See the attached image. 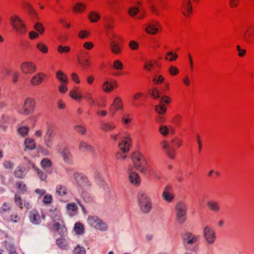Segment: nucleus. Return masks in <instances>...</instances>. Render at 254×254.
I'll return each mask as SVG.
<instances>
[{"instance_id":"cd10ccee","label":"nucleus","mask_w":254,"mask_h":254,"mask_svg":"<svg viewBox=\"0 0 254 254\" xmlns=\"http://www.w3.org/2000/svg\"><path fill=\"white\" fill-rule=\"evenodd\" d=\"M78 58V62L80 66L83 69H87L89 68L91 64V62L88 59H82L81 56L77 55Z\"/></svg>"},{"instance_id":"bb28decb","label":"nucleus","mask_w":254,"mask_h":254,"mask_svg":"<svg viewBox=\"0 0 254 254\" xmlns=\"http://www.w3.org/2000/svg\"><path fill=\"white\" fill-rule=\"evenodd\" d=\"M78 149L82 152H93L94 151L93 146L82 141L79 143Z\"/></svg>"},{"instance_id":"9d476101","label":"nucleus","mask_w":254,"mask_h":254,"mask_svg":"<svg viewBox=\"0 0 254 254\" xmlns=\"http://www.w3.org/2000/svg\"><path fill=\"white\" fill-rule=\"evenodd\" d=\"M20 70L23 74L30 75L35 73L37 71V68L33 62L25 61L21 64Z\"/></svg>"},{"instance_id":"a211bd4d","label":"nucleus","mask_w":254,"mask_h":254,"mask_svg":"<svg viewBox=\"0 0 254 254\" xmlns=\"http://www.w3.org/2000/svg\"><path fill=\"white\" fill-rule=\"evenodd\" d=\"M181 10L185 16H189L192 12V6L190 0H182Z\"/></svg>"},{"instance_id":"de8ad7c7","label":"nucleus","mask_w":254,"mask_h":254,"mask_svg":"<svg viewBox=\"0 0 254 254\" xmlns=\"http://www.w3.org/2000/svg\"><path fill=\"white\" fill-rule=\"evenodd\" d=\"M74 229L77 234H82L84 231V226L80 222H77L75 224Z\"/></svg>"},{"instance_id":"774afa93","label":"nucleus","mask_w":254,"mask_h":254,"mask_svg":"<svg viewBox=\"0 0 254 254\" xmlns=\"http://www.w3.org/2000/svg\"><path fill=\"white\" fill-rule=\"evenodd\" d=\"M74 254H85L84 248L78 246L73 250Z\"/></svg>"},{"instance_id":"e433bc0d","label":"nucleus","mask_w":254,"mask_h":254,"mask_svg":"<svg viewBox=\"0 0 254 254\" xmlns=\"http://www.w3.org/2000/svg\"><path fill=\"white\" fill-rule=\"evenodd\" d=\"M132 121V118L129 114H126L122 116L121 123L125 126H127Z\"/></svg>"},{"instance_id":"412c9836","label":"nucleus","mask_w":254,"mask_h":254,"mask_svg":"<svg viewBox=\"0 0 254 254\" xmlns=\"http://www.w3.org/2000/svg\"><path fill=\"white\" fill-rule=\"evenodd\" d=\"M206 206L209 210L214 212H218L221 209L219 202L214 200L208 201Z\"/></svg>"},{"instance_id":"864d4df0","label":"nucleus","mask_w":254,"mask_h":254,"mask_svg":"<svg viewBox=\"0 0 254 254\" xmlns=\"http://www.w3.org/2000/svg\"><path fill=\"white\" fill-rule=\"evenodd\" d=\"M139 11V8L137 6H132L128 9V14L130 16L134 17L137 15Z\"/></svg>"},{"instance_id":"6e6d98bb","label":"nucleus","mask_w":254,"mask_h":254,"mask_svg":"<svg viewBox=\"0 0 254 254\" xmlns=\"http://www.w3.org/2000/svg\"><path fill=\"white\" fill-rule=\"evenodd\" d=\"M67 84L68 82H62L60 84L59 91L61 94H64L67 91Z\"/></svg>"},{"instance_id":"f8f14e48","label":"nucleus","mask_w":254,"mask_h":254,"mask_svg":"<svg viewBox=\"0 0 254 254\" xmlns=\"http://www.w3.org/2000/svg\"><path fill=\"white\" fill-rule=\"evenodd\" d=\"M116 36L113 35L111 38L110 48L111 52L115 55H120L122 53L123 49L121 44L116 41Z\"/></svg>"},{"instance_id":"3c124183","label":"nucleus","mask_w":254,"mask_h":254,"mask_svg":"<svg viewBox=\"0 0 254 254\" xmlns=\"http://www.w3.org/2000/svg\"><path fill=\"white\" fill-rule=\"evenodd\" d=\"M86 8V5L82 3H77L74 6V10L76 12L81 13Z\"/></svg>"},{"instance_id":"72a5a7b5","label":"nucleus","mask_w":254,"mask_h":254,"mask_svg":"<svg viewBox=\"0 0 254 254\" xmlns=\"http://www.w3.org/2000/svg\"><path fill=\"white\" fill-rule=\"evenodd\" d=\"M23 7L26 9L28 12L33 15L37 16V13L33 5L28 2L25 1L23 3Z\"/></svg>"},{"instance_id":"c03bdc74","label":"nucleus","mask_w":254,"mask_h":254,"mask_svg":"<svg viewBox=\"0 0 254 254\" xmlns=\"http://www.w3.org/2000/svg\"><path fill=\"white\" fill-rule=\"evenodd\" d=\"M165 58L169 62H173L178 58V55L173 52H168L166 53Z\"/></svg>"},{"instance_id":"f03ea898","label":"nucleus","mask_w":254,"mask_h":254,"mask_svg":"<svg viewBox=\"0 0 254 254\" xmlns=\"http://www.w3.org/2000/svg\"><path fill=\"white\" fill-rule=\"evenodd\" d=\"M187 205L183 202H178L175 208L177 222L181 224L185 223L187 219Z\"/></svg>"},{"instance_id":"0e129e2a","label":"nucleus","mask_w":254,"mask_h":254,"mask_svg":"<svg viewBox=\"0 0 254 254\" xmlns=\"http://www.w3.org/2000/svg\"><path fill=\"white\" fill-rule=\"evenodd\" d=\"M148 2L152 13L154 14L158 15L159 13L158 9L157 7L153 3V0H148Z\"/></svg>"},{"instance_id":"c9c22d12","label":"nucleus","mask_w":254,"mask_h":254,"mask_svg":"<svg viewBox=\"0 0 254 254\" xmlns=\"http://www.w3.org/2000/svg\"><path fill=\"white\" fill-rule=\"evenodd\" d=\"M56 193L60 196L65 195L68 192V189L65 186L59 185L56 187Z\"/></svg>"},{"instance_id":"0eeeda50","label":"nucleus","mask_w":254,"mask_h":254,"mask_svg":"<svg viewBox=\"0 0 254 254\" xmlns=\"http://www.w3.org/2000/svg\"><path fill=\"white\" fill-rule=\"evenodd\" d=\"M203 235L206 244L212 245L215 242L216 235L214 230L210 226H206L203 228Z\"/></svg>"},{"instance_id":"680f3d73","label":"nucleus","mask_w":254,"mask_h":254,"mask_svg":"<svg viewBox=\"0 0 254 254\" xmlns=\"http://www.w3.org/2000/svg\"><path fill=\"white\" fill-rule=\"evenodd\" d=\"M128 47L132 50H137L139 47V43L135 40H130L128 43Z\"/></svg>"},{"instance_id":"49530a36","label":"nucleus","mask_w":254,"mask_h":254,"mask_svg":"<svg viewBox=\"0 0 254 254\" xmlns=\"http://www.w3.org/2000/svg\"><path fill=\"white\" fill-rule=\"evenodd\" d=\"M57 244L60 248L63 249H65L68 246V244L66 240L63 238L57 239Z\"/></svg>"},{"instance_id":"13d9d810","label":"nucleus","mask_w":254,"mask_h":254,"mask_svg":"<svg viewBox=\"0 0 254 254\" xmlns=\"http://www.w3.org/2000/svg\"><path fill=\"white\" fill-rule=\"evenodd\" d=\"M5 219L16 223L20 220V217L17 213H13L9 216L8 215L7 217L5 218Z\"/></svg>"},{"instance_id":"c756f323","label":"nucleus","mask_w":254,"mask_h":254,"mask_svg":"<svg viewBox=\"0 0 254 254\" xmlns=\"http://www.w3.org/2000/svg\"><path fill=\"white\" fill-rule=\"evenodd\" d=\"M25 148L29 150H33L36 147V143L34 139L32 138H27L24 142Z\"/></svg>"},{"instance_id":"c85d7f7f","label":"nucleus","mask_w":254,"mask_h":254,"mask_svg":"<svg viewBox=\"0 0 254 254\" xmlns=\"http://www.w3.org/2000/svg\"><path fill=\"white\" fill-rule=\"evenodd\" d=\"M170 146L172 149L175 150L180 147L182 145L183 141L179 137H175L170 141Z\"/></svg>"},{"instance_id":"6ab92c4d","label":"nucleus","mask_w":254,"mask_h":254,"mask_svg":"<svg viewBox=\"0 0 254 254\" xmlns=\"http://www.w3.org/2000/svg\"><path fill=\"white\" fill-rule=\"evenodd\" d=\"M14 199L16 206H17L21 209H28L31 207L30 203L25 201H23L22 198L19 194H16L15 195Z\"/></svg>"},{"instance_id":"7c9ffc66","label":"nucleus","mask_w":254,"mask_h":254,"mask_svg":"<svg viewBox=\"0 0 254 254\" xmlns=\"http://www.w3.org/2000/svg\"><path fill=\"white\" fill-rule=\"evenodd\" d=\"M79 88L78 87H74L72 88L69 93V96L76 100H79L81 99V95L78 93Z\"/></svg>"},{"instance_id":"f3484780","label":"nucleus","mask_w":254,"mask_h":254,"mask_svg":"<svg viewBox=\"0 0 254 254\" xmlns=\"http://www.w3.org/2000/svg\"><path fill=\"white\" fill-rule=\"evenodd\" d=\"M47 77V75L43 72L35 74L30 79V83L33 86H38L42 83Z\"/></svg>"},{"instance_id":"4468645a","label":"nucleus","mask_w":254,"mask_h":254,"mask_svg":"<svg viewBox=\"0 0 254 254\" xmlns=\"http://www.w3.org/2000/svg\"><path fill=\"white\" fill-rule=\"evenodd\" d=\"M199 235H194L190 232H186L183 236L184 243L190 245L195 244L199 240Z\"/></svg>"},{"instance_id":"338daca9","label":"nucleus","mask_w":254,"mask_h":254,"mask_svg":"<svg viewBox=\"0 0 254 254\" xmlns=\"http://www.w3.org/2000/svg\"><path fill=\"white\" fill-rule=\"evenodd\" d=\"M74 129L76 132H77L82 135H84L86 132V128L85 127H84L83 126H82L80 125L75 126L74 127Z\"/></svg>"},{"instance_id":"6e6552de","label":"nucleus","mask_w":254,"mask_h":254,"mask_svg":"<svg viewBox=\"0 0 254 254\" xmlns=\"http://www.w3.org/2000/svg\"><path fill=\"white\" fill-rule=\"evenodd\" d=\"M75 181L81 189V190H86L90 186V183L87 178L84 175L78 173H75L73 175Z\"/></svg>"},{"instance_id":"052dcab7","label":"nucleus","mask_w":254,"mask_h":254,"mask_svg":"<svg viewBox=\"0 0 254 254\" xmlns=\"http://www.w3.org/2000/svg\"><path fill=\"white\" fill-rule=\"evenodd\" d=\"M14 175L18 178H22L25 176L23 169L21 167H18L14 171Z\"/></svg>"},{"instance_id":"4c0bfd02","label":"nucleus","mask_w":254,"mask_h":254,"mask_svg":"<svg viewBox=\"0 0 254 254\" xmlns=\"http://www.w3.org/2000/svg\"><path fill=\"white\" fill-rule=\"evenodd\" d=\"M88 18L91 22H97L100 19V14L96 11H91L89 13Z\"/></svg>"},{"instance_id":"423d86ee","label":"nucleus","mask_w":254,"mask_h":254,"mask_svg":"<svg viewBox=\"0 0 254 254\" xmlns=\"http://www.w3.org/2000/svg\"><path fill=\"white\" fill-rule=\"evenodd\" d=\"M139 206L142 212L148 213L151 209L150 200L147 195L143 193H140L138 195Z\"/></svg>"},{"instance_id":"aec40b11","label":"nucleus","mask_w":254,"mask_h":254,"mask_svg":"<svg viewBox=\"0 0 254 254\" xmlns=\"http://www.w3.org/2000/svg\"><path fill=\"white\" fill-rule=\"evenodd\" d=\"M163 198L166 201L170 202L173 201L174 199V195L173 194L172 188L170 186H166L163 192L162 193Z\"/></svg>"},{"instance_id":"09e8293b","label":"nucleus","mask_w":254,"mask_h":254,"mask_svg":"<svg viewBox=\"0 0 254 254\" xmlns=\"http://www.w3.org/2000/svg\"><path fill=\"white\" fill-rule=\"evenodd\" d=\"M113 67L115 69L122 70L124 68V65L120 60H115L113 63Z\"/></svg>"},{"instance_id":"f704fd0d","label":"nucleus","mask_w":254,"mask_h":254,"mask_svg":"<svg viewBox=\"0 0 254 254\" xmlns=\"http://www.w3.org/2000/svg\"><path fill=\"white\" fill-rule=\"evenodd\" d=\"M56 76L61 83L68 82V77L67 75L61 70H58L57 71Z\"/></svg>"},{"instance_id":"5fc2aeb1","label":"nucleus","mask_w":254,"mask_h":254,"mask_svg":"<svg viewBox=\"0 0 254 254\" xmlns=\"http://www.w3.org/2000/svg\"><path fill=\"white\" fill-rule=\"evenodd\" d=\"M168 72L171 75L176 76L179 74V69L177 66L171 65L168 68Z\"/></svg>"},{"instance_id":"2eb2a0df","label":"nucleus","mask_w":254,"mask_h":254,"mask_svg":"<svg viewBox=\"0 0 254 254\" xmlns=\"http://www.w3.org/2000/svg\"><path fill=\"white\" fill-rule=\"evenodd\" d=\"M118 87V83L116 80H106L102 85V89L105 93H110Z\"/></svg>"},{"instance_id":"393cba45","label":"nucleus","mask_w":254,"mask_h":254,"mask_svg":"<svg viewBox=\"0 0 254 254\" xmlns=\"http://www.w3.org/2000/svg\"><path fill=\"white\" fill-rule=\"evenodd\" d=\"M29 218L31 222L34 224H38L41 222L40 215L36 210H32L30 211Z\"/></svg>"},{"instance_id":"2f4dec72","label":"nucleus","mask_w":254,"mask_h":254,"mask_svg":"<svg viewBox=\"0 0 254 254\" xmlns=\"http://www.w3.org/2000/svg\"><path fill=\"white\" fill-rule=\"evenodd\" d=\"M83 98L88 102V103L93 106L96 105V100L94 99L91 93L86 92L83 94Z\"/></svg>"},{"instance_id":"ea45409f","label":"nucleus","mask_w":254,"mask_h":254,"mask_svg":"<svg viewBox=\"0 0 254 254\" xmlns=\"http://www.w3.org/2000/svg\"><path fill=\"white\" fill-rule=\"evenodd\" d=\"M52 165V161L49 158H45L41 160V166L44 170H47Z\"/></svg>"},{"instance_id":"1a4fd4ad","label":"nucleus","mask_w":254,"mask_h":254,"mask_svg":"<svg viewBox=\"0 0 254 254\" xmlns=\"http://www.w3.org/2000/svg\"><path fill=\"white\" fill-rule=\"evenodd\" d=\"M123 108L122 100L120 97L117 96L114 99L113 102L110 104L109 112L111 116H114L118 112L123 110Z\"/></svg>"},{"instance_id":"69168bd1","label":"nucleus","mask_w":254,"mask_h":254,"mask_svg":"<svg viewBox=\"0 0 254 254\" xmlns=\"http://www.w3.org/2000/svg\"><path fill=\"white\" fill-rule=\"evenodd\" d=\"M159 131L164 136L169 134V129L166 126H161L159 128Z\"/></svg>"},{"instance_id":"7ed1b4c3","label":"nucleus","mask_w":254,"mask_h":254,"mask_svg":"<svg viewBox=\"0 0 254 254\" xmlns=\"http://www.w3.org/2000/svg\"><path fill=\"white\" fill-rule=\"evenodd\" d=\"M132 145V139L130 134L126 131L124 132L118 143L120 150L124 153H128Z\"/></svg>"},{"instance_id":"5701e85b","label":"nucleus","mask_w":254,"mask_h":254,"mask_svg":"<svg viewBox=\"0 0 254 254\" xmlns=\"http://www.w3.org/2000/svg\"><path fill=\"white\" fill-rule=\"evenodd\" d=\"M11 209L10 204L7 202L2 204V206L0 208V214L4 218H7L10 214Z\"/></svg>"},{"instance_id":"b1692460","label":"nucleus","mask_w":254,"mask_h":254,"mask_svg":"<svg viewBox=\"0 0 254 254\" xmlns=\"http://www.w3.org/2000/svg\"><path fill=\"white\" fill-rule=\"evenodd\" d=\"M117 127V125L115 123L111 122H104L101 124L100 128L101 130L105 131H111L115 130Z\"/></svg>"},{"instance_id":"79ce46f5","label":"nucleus","mask_w":254,"mask_h":254,"mask_svg":"<svg viewBox=\"0 0 254 254\" xmlns=\"http://www.w3.org/2000/svg\"><path fill=\"white\" fill-rule=\"evenodd\" d=\"M155 62L152 60H146L144 62L143 68L147 71H151L154 67Z\"/></svg>"},{"instance_id":"8fccbe9b","label":"nucleus","mask_w":254,"mask_h":254,"mask_svg":"<svg viewBox=\"0 0 254 254\" xmlns=\"http://www.w3.org/2000/svg\"><path fill=\"white\" fill-rule=\"evenodd\" d=\"M29 131V128L27 127H22L18 129L17 132L22 137H25Z\"/></svg>"},{"instance_id":"dca6fc26","label":"nucleus","mask_w":254,"mask_h":254,"mask_svg":"<svg viewBox=\"0 0 254 254\" xmlns=\"http://www.w3.org/2000/svg\"><path fill=\"white\" fill-rule=\"evenodd\" d=\"M161 30L160 24L157 22H152L146 25L145 32L151 35L157 33Z\"/></svg>"},{"instance_id":"39448f33","label":"nucleus","mask_w":254,"mask_h":254,"mask_svg":"<svg viewBox=\"0 0 254 254\" xmlns=\"http://www.w3.org/2000/svg\"><path fill=\"white\" fill-rule=\"evenodd\" d=\"M10 23L13 29L19 34H23L27 31L24 22L17 15H13L10 18Z\"/></svg>"},{"instance_id":"9b49d317","label":"nucleus","mask_w":254,"mask_h":254,"mask_svg":"<svg viewBox=\"0 0 254 254\" xmlns=\"http://www.w3.org/2000/svg\"><path fill=\"white\" fill-rule=\"evenodd\" d=\"M127 171L128 178L130 184L136 187L139 186L141 183V180L138 174L133 171V168L130 165L127 168Z\"/></svg>"},{"instance_id":"603ef678","label":"nucleus","mask_w":254,"mask_h":254,"mask_svg":"<svg viewBox=\"0 0 254 254\" xmlns=\"http://www.w3.org/2000/svg\"><path fill=\"white\" fill-rule=\"evenodd\" d=\"M156 111L160 115H164L167 110L166 107L162 103H160L155 107Z\"/></svg>"},{"instance_id":"a18cd8bd","label":"nucleus","mask_w":254,"mask_h":254,"mask_svg":"<svg viewBox=\"0 0 254 254\" xmlns=\"http://www.w3.org/2000/svg\"><path fill=\"white\" fill-rule=\"evenodd\" d=\"M71 50V48L68 46L59 45L57 47V51L61 54H66Z\"/></svg>"},{"instance_id":"ddd939ff","label":"nucleus","mask_w":254,"mask_h":254,"mask_svg":"<svg viewBox=\"0 0 254 254\" xmlns=\"http://www.w3.org/2000/svg\"><path fill=\"white\" fill-rule=\"evenodd\" d=\"M160 145L169 158L171 159L175 158L176 152L175 150L171 149L170 143L169 144L166 140H164L160 142Z\"/></svg>"},{"instance_id":"20e7f679","label":"nucleus","mask_w":254,"mask_h":254,"mask_svg":"<svg viewBox=\"0 0 254 254\" xmlns=\"http://www.w3.org/2000/svg\"><path fill=\"white\" fill-rule=\"evenodd\" d=\"M36 105V102L34 99L30 97L26 98L23 102L22 108L19 111V113L24 115H29L32 114Z\"/></svg>"},{"instance_id":"a878e982","label":"nucleus","mask_w":254,"mask_h":254,"mask_svg":"<svg viewBox=\"0 0 254 254\" xmlns=\"http://www.w3.org/2000/svg\"><path fill=\"white\" fill-rule=\"evenodd\" d=\"M54 136V133L53 131L51 129H48L44 137L45 143L48 147H51L52 146L53 138Z\"/></svg>"},{"instance_id":"e2e57ef3","label":"nucleus","mask_w":254,"mask_h":254,"mask_svg":"<svg viewBox=\"0 0 254 254\" xmlns=\"http://www.w3.org/2000/svg\"><path fill=\"white\" fill-rule=\"evenodd\" d=\"M35 171L37 172L39 178L41 181H45L47 179V174L43 171L40 170L38 168H35Z\"/></svg>"},{"instance_id":"bf43d9fd","label":"nucleus","mask_w":254,"mask_h":254,"mask_svg":"<svg viewBox=\"0 0 254 254\" xmlns=\"http://www.w3.org/2000/svg\"><path fill=\"white\" fill-rule=\"evenodd\" d=\"M90 35L89 31L86 30H80L78 33V37L80 39H86Z\"/></svg>"},{"instance_id":"4d7b16f0","label":"nucleus","mask_w":254,"mask_h":254,"mask_svg":"<svg viewBox=\"0 0 254 254\" xmlns=\"http://www.w3.org/2000/svg\"><path fill=\"white\" fill-rule=\"evenodd\" d=\"M34 28L36 31L41 35L44 32L45 29L41 23L36 22L34 25Z\"/></svg>"},{"instance_id":"a19ab883","label":"nucleus","mask_w":254,"mask_h":254,"mask_svg":"<svg viewBox=\"0 0 254 254\" xmlns=\"http://www.w3.org/2000/svg\"><path fill=\"white\" fill-rule=\"evenodd\" d=\"M95 229L101 231H106L108 229V226L105 221L100 219L97 225L96 226Z\"/></svg>"},{"instance_id":"37998d69","label":"nucleus","mask_w":254,"mask_h":254,"mask_svg":"<svg viewBox=\"0 0 254 254\" xmlns=\"http://www.w3.org/2000/svg\"><path fill=\"white\" fill-rule=\"evenodd\" d=\"M15 186L18 190L21 193H24L27 191V187L26 185L21 181L16 182Z\"/></svg>"},{"instance_id":"4be33fe9","label":"nucleus","mask_w":254,"mask_h":254,"mask_svg":"<svg viewBox=\"0 0 254 254\" xmlns=\"http://www.w3.org/2000/svg\"><path fill=\"white\" fill-rule=\"evenodd\" d=\"M59 153L63 158L64 162L66 163H71L72 161V157L68 149L64 148L61 151H59Z\"/></svg>"},{"instance_id":"f257e3e1","label":"nucleus","mask_w":254,"mask_h":254,"mask_svg":"<svg viewBox=\"0 0 254 254\" xmlns=\"http://www.w3.org/2000/svg\"><path fill=\"white\" fill-rule=\"evenodd\" d=\"M134 168L142 173H145L148 169L146 160L144 155L139 151L134 152L131 156Z\"/></svg>"},{"instance_id":"58836bf2","label":"nucleus","mask_w":254,"mask_h":254,"mask_svg":"<svg viewBox=\"0 0 254 254\" xmlns=\"http://www.w3.org/2000/svg\"><path fill=\"white\" fill-rule=\"evenodd\" d=\"M36 48L43 54H47L48 52L47 46L42 42H38L36 45Z\"/></svg>"},{"instance_id":"473e14b6","label":"nucleus","mask_w":254,"mask_h":254,"mask_svg":"<svg viewBox=\"0 0 254 254\" xmlns=\"http://www.w3.org/2000/svg\"><path fill=\"white\" fill-rule=\"evenodd\" d=\"M100 219L97 216L89 215L87 218V222L90 226L95 228Z\"/></svg>"}]
</instances>
